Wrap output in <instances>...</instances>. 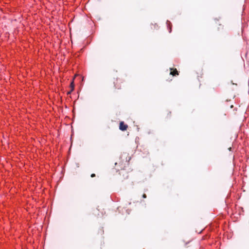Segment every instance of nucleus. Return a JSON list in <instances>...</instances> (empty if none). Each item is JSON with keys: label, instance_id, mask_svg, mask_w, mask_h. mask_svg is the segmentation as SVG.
Returning a JSON list of instances; mask_svg holds the SVG:
<instances>
[{"label": "nucleus", "instance_id": "3", "mask_svg": "<svg viewBox=\"0 0 249 249\" xmlns=\"http://www.w3.org/2000/svg\"><path fill=\"white\" fill-rule=\"evenodd\" d=\"M166 24H167L168 27L169 28V32L170 33L171 32V28L170 27V24H171V23L169 20H167L166 22Z\"/></svg>", "mask_w": 249, "mask_h": 249}, {"label": "nucleus", "instance_id": "1", "mask_svg": "<svg viewBox=\"0 0 249 249\" xmlns=\"http://www.w3.org/2000/svg\"><path fill=\"white\" fill-rule=\"evenodd\" d=\"M127 128V125L125 124L123 122H121L120 124L119 128L120 130L122 131H124L126 130Z\"/></svg>", "mask_w": 249, "mask_h": 249}, {"label": "nucleus", "instance_id": "6", "mask_svg": "<svg viewBox=\"0 0 249 249\" xmlns=\"http://www.w3.org/2000/svg\"><path fill=\"white\" fill-rule=\"evenodd\" d=\"M95 175L94 174H91V177L92 178H93V177H95Z\"/></svg>", "mask_w": 249, "mask_h": 249}, {"label": "nucleus", "instance_id": "4", "mask_svg": "<svg viewBox=\"0 0 249 249\" xmlns=\"http://www.w3.org/2000/svg\"><path fill=\"white\" fill-rule=\"evenodd\" d=\"M71 86L72 88V90H73L74 89V83H73V81H72L71 83Z\"/></svg>", "mask_w": 249, "mask_h": 249}, {"label": "nucleus", "instance_id": "5", "mask_svg": "<svg viewBox=\"0 0 249 249\" xmlns=\"http://www.w3.org/2000/svg\"><path fill=\"white\" fill-rule=\"evenodd\" d=\"M142 197L143 198H146V196L145 194H143V196H142Z\"/></svg>", "mask_w": 249, "mask_h": 249}, {"label": "nucleus", "instance_id": "2", "mask_svg": "<svg viewBox=\"0 0 249 249\" xmlns=\"http://www.w3.org/2000/svg\"><path fill=\"white\" fill-rule=\"evenodd\" d=\"M171 71L170 72V74L173 75V76H175L176 75H178V71L177 69H171Z\"/></svg>", "mask_w": 249, "mask_h": 249}]
</instances>
